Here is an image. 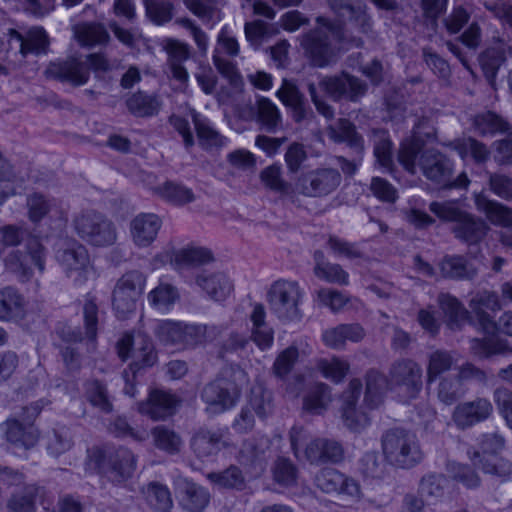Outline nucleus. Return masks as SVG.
Wrapping results in <instances>:
<instances>
[{
  "instance_id": "1",
  "label": "nucleus",
  "mask_w": 512,
  "mask_h": 512,
  "mask_svg": "<svg viewBox=\"0 0 512 512\" xmlns=\"http://www.w3.org/2000/svg\"><path fill=\"white\" fill-rule=\"evenodd\" d=\"M317 22L321 24V27L304 34L300 41L305 55L315 67H326L334 60L335 51L331 45L330 35L340 42H351L356 47H361L364 44L359 36L349 37L348 29L343 24L332 22L323 17H318Z\"/></svg>"
},
{
  "instance_id": "2",
  "label": "nucleus",
  "mask_w": 512,
  "mask_h": 512,
  "mask_svg": "<svg viewBox=\"0 0 512 512\" xmlns=\"http://www.w3.org/2000/svg\"><path fill=\"white\" fill-rule=\"evenodd\" d=\"M249 377L244 369L235 365L222 370L201 392L202 400L213 413H222L238 402L241 391L248 386Z\"/></svg>"
},
{
  "instance_id": "3",
  "label": "nucleus",
  "mask_w": 512,
  "mask_h": 512,
  "mask_svg": "<svg viewBox=\"0 0 512 512\" xmlns=\"http://www.w3.org/2000/svg\"><path fill=\"white\" fill-rule=\"evenodd\" d=\"M429 209L442 221L453 223L454 237L468 245L481 242L490 229L482 218L461 209L454 201L432 202Z\"/></svg>"
},
{
  "instance_id": "4",
  "label": "nucleus",
  "mask_w": 512,
  "mask_h": 512,
  "mask_svg": "<svg viewBox=\"0 0 512 512\" xmlns=\"http://www.w3.org/2000/svg\"><path fill=\"white\" fill-rule=\"evenodd\" d=\"M381 448L385 460L396 468H413L424 458L417 436L402 428L385 431L381 436Z\"/></svg>"
},
{
  "instance_id": "5",
  "label": "nucleus",
  "mask_w": 512,
  "mask_h": 512,
  "mask_svg": "<svg viewBox=\"0 0 512 512\" xmlns=\"http://www.w3.org/2000/svg\"><path fill=\"white\" fill-rule=\"evenodd\" d=\"M118 355L125 361L132 352L133 362L128 370H124L122 376L125 380L124 393L134 397L136 388L132 380L136 373L144 367H151L156 363L157 354L154 350L151 339L138 332L136 335L126 334L117 343Z\"/></svg>"
},
{
  "instance_id": "6",
  "label": "nucleus",
  "mask_w": 512,
  "mask_h": 512,
  "mask_svg": "<svg viewBox=\"0 0 512 512\" xmlns=\"http://www.w3.org/2000/svg\"><path fill=\"white\" fill-rule=\"evenodd\" d=\"M87 453L88 466L116 483L131 478L136 469L135 455L124 447H92Z\"/></svg>"
},
{
  "instance_id": "7",
  "label": "nucleus",
  "mask_w": 512,
  "mask_h": 512,
  "mask_svg": "<svg viewBox=\"0 0 512 512\" xmlns=\"http://www.w3.org/2000/svg\"><path fill=\"white\" fill-rule=\"evenodd\" d=\"M304 292L298 282L280 279L273 282L266 294L271 313L281 322L302 319L301 303Z\"/></svg>"
},
{
  "instance_id": "8",
  "label": "nucleus",
  "mask_w": 512,
  "mask_h": 512,
  "mask_svg": "<svg viewBox=\"0 0 512 512\" xmlns=\"http://www.w3.org/2000/svg\"><path fill=\"white\" fill-rule=\"evenodd\" d=\"M41 409L38 403H32L0 424V431L12 447L28 450L36 445L39 431L34 426V420Z\"/></svg>"
},
{
  "instance_id": "9",
  "label": "nucleus",
  "mask_w": 512,
  "mask_h": 512,
  "mask_svg": "<svg viewBox=\"0 0 512 512\" xmlns=\"http://www.w3.org/2000/svg\"><path fill=\"white\" fill-rule=\"evenodd\" d=\"M76 234L95 247L112 246L117 241V229L111 219L95 210H83L73 218Z\"/></svg>"
},
{
  "instance_id": "10",
  "label": "nucleus",
  "mask_w": 512,
  "mask_h": 512,
  "mask_svg": "<svg viewBox=\"0 0 512 512\" xmlns=\"http://www.w3.org/2000/svg\"><path fill=\"white\" fill-rule=\"evenodd\" d=\"M25 249V253L21 250H12L4 258L5 270L15 275L18 281L22 283L30 281L33 277V270L28 265L27 257L30 258L40 274L45 271L47 258L46 248L36 237L28 239Z\"/></svg>"
},
{
  "instance_id": "11",
  "label": "nucleus",
  "mask_w": 512,
  "mask_h": 512,
  "mask_svg": "<svg viewBox=\"0 0 512 512\" xmlns=\"http://www.w3.org/2000/svg\"><path fill=\"white\" fill-rule=\"evenodd\" d=\"M145 283V275L138 270L128 271L118 279L112 293V305L118 318L124 319L135 311Z\"/></svg>"
},
{
  "instance_id": "12",
  "label": "nucleus",
  "mask_w": 512,
  "mask_h": 512,
  "mask_svg": "<svg viewBox=\"0 0 512 512\" xmlns=\"http://www.w3.org/2000/svg\"><path fill=\"white\" fill-rule=\"evenodd\" d=\"M342 177L335 168H316L301 173L295 182V195L322 198L333 193L341 184Z\"/></svg>"
},
{
  "instance_id": "13",
  "label": "nucleus",
  "mask_w": 512,
  "mask_h": 512,
  "mask_svg": "<svg viewBox=\"0 0 512 512\" xmlns=\"http://www.w3.org/2000/svg\"><path fill=\"white\" fill-rule=\"evenodd\" d=\"M388 375L390 384L410 399H416L423 388V369L411 358L395 360Z\"/></svg>"
},
{
  "instance_id": "14",
  "label": "nucleus",
  "mask_w": 512,
  "mask_h": 512,
  "mask_svg": "<svg viewBox=\"0 0 512 512\" xmlns=\"http://www.w3.org/2000/svg\"><path fill=\"white\" fill-rule=\"evenodd\" d=\"M318 86L335 102H358L368 90L364 81L346 72L325 76L320 79Z\"/></svg>"
},
{
  "instance_id": "15",
  "label": "nucleus",
  "mask_w": 512,
  "mask_h": 512,
  "mask_svg": "<svg viewBox=\"0 0 512 512\" xmlns=\"http://www.w3.org/2000/svg\"><path fill=\"white\" fill-rule=\"evenodd\" d=\"M56 260L74 282L83 283L87 279L90 258L83 244L76 240L63 241L57 249Z\"/></svg>"
},
{
  "instance_id": "16",
  "label": "nucleus",
  "mask_w": 512,
  "mask_h": 512,
  "mask_svg": "<svg viewBox=\"0 0 512 512\" xmlns=\"http://www.w3.org/2000/svg\"><path fill=\"white\" fill-rule=\"evenodd\" d=\"M276 96L288 109L296 124H309L314 121L315 113L295 81L283 79Z\"/></svg>"
},
{
  "instance_id": "17",
  "label": "nucleus",
  "mask_w": 512,
  "mask_h": 512,
  "mask_svg": "<svg viewBox=\"0 0 512 512\" xmlns=\"http://www.w3.org/2000/svg\"><path fill=\"white\" fill-rule=\"evenodd\" d=\"M48 78L69 83L72 86H82L89 80V67L80 58L67 57L50 62L45 70Z\"/></svg>"
},
{
  "instance_id": "18",
  "label": "nucleus",
  "mask_w": 512,
  "mask_h": 512,
  "mask_svg": "<svg viewBox=\"0 0 512 512\" xmlns=\"http://www.w3.org/2000/svg\"><path fill=\"white\" fill-rule=\"evenodd\" d=\"M418 166L423 175L430 181L447 184L453 174V163L443 153L435 149H426L418 158Z\"/></svg>"
},
{
  "instance_id": "19",
  "label": "nucleus",
  "mask_w": 512,
  "mask_h": 512,
  "mask_svg": "<svg viewBox=\"0 0 512 512\" xmlns=\"http://www.w3.org/2000/svg\"><path fill=\"white\" fill-rule=\"evenodd\" d=\"M315 486L327 494L338 493L350 497H359L360 485L334 468H323L314 477Z\"/></svg>"
},
{
  "instance_id": "20",
  "label": "nucleus",
  "mask_w": 512,
  "mask_h": 512,
  "mask_svg": "<svg viewBox=\"0 0 512 512\" xmlns=\"http://www.w3.org/2000/svg\"><path fill=\"white\" fill-rule=\"evenodd\" d=\"M493 412V405L487 398L477 397L472 401L458 404L453 413L452 420L459 429H467L487 420Z\"/></svg>"
},
{
  "instance_id": "21",
  "label": "nucleus",
  "mask_w": 512,
  "mask_h": 512,
  "mask_svg": "<svg viewBox=\"0 0 512 512\" xmlns=\"http://www.w3.org/2000/svg\"><path fill=\"white\" fill-rule=\"evenodd\" d=\"M270 445V439L264 435L246 439L239 450L238 462L250 472L260 473L264 470Z\"/></svg>"
},
{
  "instance_id": "22",
  "label": "nucleus",
  "mask_w": 512,
  "mask_h": 512,
  "mask_svg": "<svg viewBox=\"0 0 512 512\" xmlns=\"http://www.w3.org/2000/svg\"><path fill=\"white\" fill-rule=\"evenodd\" d=\"M304 458L311 465L337 464L344 459V448L334 439L315 438L306 445Z\"/></svg>"
},
{
  "instance_id": "23",
  "label": "nucleus",
  "mask_w": 512,
  "mask_h": 512,
  "mask_svg": "<svg viewBox=\"0 0 512 512\" xmlns=\"http://www.w3.org/2000/svg\"><path fill=\"white\" fill-rule=\"evenodd\" d=\"M168 76L179 83V89L188 87L189 73L183 63L190 57V46L178 40H169L166 45Z\"/></svg>"
},
{
  "instance_id": "24",
  "label": "nucleus",
  "mask_w": 512,
  "mask_h": 512,
  "mask_svg": "<svg viewBox=\"0 0 512 512\" xmlns=\"http://www.w3.org/2000/svg\"><path fill=\"white\" fill-rule=\"evenodd\" d=\"M177 397L163 390H152L146 401L138 404V411L151 419L165 420L172 416L178 405Z\"/></svg>"
},
{
  "instance_id": "25",
  "label": "nucleus",
  "mask_w": 512,
  "mask_h": 512,
  "mask_svg": "<svg viewBox=\"0 0 512 512\" xmlns=\"http://www.w3.org/2000/svg\"><path fill=\"white\" fill-rule=\"evenodd\" d=\"M174 484L183 509L189 512H202L206 508L210 494L205 488L182 476H178Z\"/></svg>"
},
{
  "instance_id": "26",
  "label": "nucleus",
  "mask_w": 512,
  "mask_h": 512,
  "mask_svg": "<svg viewBox=\"0 0 512 512\" xmlns=\"http://www.w3.org/2000/svg\"><path fill=\"white\" fill-rule=\"evenodd\" d=\"M469 306L482 329L487 333L495 332V321L493 317L487 313V310L492 312L501 310L502 306L498 295L493 291H479L473 295Z\"/></svg>"
},
{
  "instance_id": "27",
  "label": "nucleus",
  "mask_w": 512,
  "mask_h": 512,
  "mask_svg": "<svg viewBox=\"0 0 512 512\" xmlns=\"http://www.w3.org/2000/svg\"><path fill=\"white\" fill-rule=\"evenodd\" d=\"M162 220L154 213L138 214L130 222V235L133 243L140 248L149 247L157 238Z\"/></svg>"
},
{
  "instance_id": "28",
  "label": "nucleus",
  "mask_w": 512,
  "mask_h": 512,
  "mask_svg": "<svg viewBox=\"0 0 512 512\" xmlns=\"http://www.w3.org/2000/svg\"><path fill=\"white\" fill-rule=\"evenodd\" d=\"M362 391L359 379H352L343 394L342 417L347 427L358 430L369 423L368 415L357 409L356 404Z\"/></svg>"
},
{
  "instance_id": "29",
  "label": "nucleus",
  "mask_w": 512,
  "mask_h": 512,
  "mask_svg": "<svg viewBox=\"0 0 512 512\" xmlns=\"http://www.w3.org/2000/svg\"><path fill=\"white\" fill-rule=\"evenodd\" d=\"M8 41L16 40L20 43V54L26 57L28 54H46L49 48V37L42 27H32L25 34L10 28L7 31Z\"/></svg>"
},
{
  "instance_id": "30",
  "label": "nucleus",
  "mask_w": 512,
  "mask_h": 512,
  "mask_svg": "<svg viewBox=\"0 0 512 512\" xmlns=\"http://www.w3.org/2000/svg\"><path fill=\"white\" fill-rule=\"evenodd\" d=\"M474 203L477 210L483 212L493 225L512 227V208L489 199L483 193L475 194Z\"/></svg>"
},
{
  "instance_id": "31",
  "label": "nucleus",
  "mask_w": 512,
  "mask_h": 512,
  "mask_svg": "<svg viewBox=\"0 0 512 512\" xmlns=\"http://www.w3.org/2000/svg\"><path fill=\"white\" fill-rule=\"evenodd\" d=\"M196 284L215 301L224 300L233 290L231 280L223 272L204 271L196 276Z\"/></svg>"
},
{
  "instance_id": "32",
  "label": "nucleus",
  "mask_w": 512,
  "mask_h": 512,
  "mask_svg": "<svg viewBox=\"0 0 512 512\" xmlns=\"http://www.w3.org/2000/svg\"><path fill=\"white\" fill-rule=\"evenodd\" d=\"M260 128L267 133H275L282 126V115L275 103L269 98L259 97L256 100L255 111L252 112Z\"/></svg>"
},
{
  "instance_id": "33",
  "label": "nucleus",
  "mask_w": 512,
  "mask_h": 512,
  "mask_svg": "<svg viewBox=\"0 0 512 512\" xmlns=\"http://www.w3.org/2000/svg\"><path fill=\"white\" fill-rule=\"evenodd\" d=\"M441 274L444 278L452 280H473L478 269L461 255H446L439 263Z\"/></svg>"
},
{
  "instance_id": "34",
  "label": "nucleus",
  "mask_w": 512,
  "mask_h": 512,
  "mask_svg": "<svg viewBox=\"0 0 512 512\" xmlns=\"http://www.w3.org/2000/svg\"><path fill=\"white\" fill-rule=\"evenodd\" d=\"M252 322L251 340L261 349L270 348L274 341V330L266 322V311L262 304H256L250 315Z\"/></svg>"
},
{
  "instance_id": "35",
  "label": "nucleus",
  "mask_w": 512,
  "mask_h": 512,
  "mask_svg": "<svg viewBox=\"0 0 512 512\" xmlns=\"http://www.w3.org/2000/svg\"><path fill=\"white\" fill-rule=\"evenodd\" d=\"M162 102L156 94L137 91L126 99L128 111L135 117L146 118L157 115Z\"/></svg>"
},
{
  "instance_id": "36",
  "label": "nucleus",
  "mask_w": 512,
  "mask_h": 512,
  "mask_svg": "<svg viewBox=\"0 0 512 512\" xmlns=\"http://www.w3.org/2000/svg\"><path fill=\"white\" fill-rule=\"evenodd\" d=\"M437 303L440 310L446 317L450 329H460L461 325L468 319L469 312L463 304L453 295L441 292L437 296Z\"/></svg>"
},
{
  "instance_id": "37",
  "label": "nucleus",
  "mask_w": 512,
  "mask_h": 512,
  "mask_svg": "<svg viewBox=\"0 0 512 512\" xmlns=\"http://www.w3.org/2000/svg\"><path fill=\"white\" fill-rule=\"evenodd\" d=\"M260 180L266 188L286 197L292 203L297 200L295 186L293 187L282 177V168L280 165L272 164L264 168L260 172Z\"/></svg>"
},
{
  "instance_id": "38",
  "label": "nucleus",
  "mask_w": 512,
  "mask_h": 512,
  "mask_svg": "<svg viewBox=\"0 0 512 512\" xmlns=\"http://www.w3.org/2000/svg\"><path fill=\"white\" fill-rule=\"evenodd\" d=\"M327 134L334 142H345L356 152L360 153L364 149L362 136L356 131L355 125L347 119L341 118L336 125L328 127Z\"/></svg>"
},
{
  "instance_id": "39",
  "label": "nucleus",
  "mask_w": 512,
  "mask_h": 512,
  "mask_svg": "<svg viewBox=\"0 0 512 512\" xmlns=\"http://www.w3.org/2000/svg\"><path fill=\"white\" fill-rule=\"evenodd\" d=\"M221 439V434L201 428L192 436L190 446L198 458L207 459L220 450Z\"/></svg>"
},
{
  "instance_id": "40",
  "label": "nucleus",
  "mask_w": 512,
  "mask_h": 512,
  "mask_svg": "<svg viewBox=\"0 0 512 512\" xmlns=\"http://www.w3.org/2000/svg\"><path fill=\"white\" fill-rule=\"evenodd\" d=\"M454 365V357L451 351L435 349L427 354L426 382L434 383L441 375L450 371Z\"/></svg>"
},
{
  "instance_id": "41",
  "label": "nucleus",
  "mask_w": 512,
  "mask_h": 512,
  "mask_svg": "<svg viewBox=\"0 0 512 512\" xmlns=\"http://www.w3.org/2000/svg\"><path fill=\"white\" fill-rule=\"evenodd\" d=\"M471 461L485 474L498 477L502 481L509 480L512 475V462L507 459L497 456L480 457V452H474Z\"/></svg>"
},
{
  "instance_id": "42",
  "label": "nucleus",
  "mask_w": 512,
  "mask_h": 512,
  "mask_svg": "<svg viewBox=\"0 0 512 512\" xmlns=\"http://www.w3.org/2000/svg\"><path fill=\"white\" fill-rule=\"evenodd\" d=\"M84 397L94 408L103 413H111L113 410V402L107 386L98 379H90L84 383Z\"/></svg>"
},
{
  "instance_id": "43",
  "label": "nucleus",
  "mask_w": 512,
  "mask_h": 512,
  "mask_svg": "<svg viewBox=\"0 0 512 512\" xmlns=\"http://www.w3.org/2000/svg\"><path fill=\"white\" fill-rule=\"evenodd\" d=\"M467 388L455 375H446L439 378L436 387L437 399L446 406H451L462 399Z\"/></svg>"
},
{
  "instance_id": "44",
  "label": "nucleus",
  "mask_w": 512,
  "mask_h": 512,
  "mask_svg": "<svg viewBox=\"0 0 512 512\" xmlns=\"http://www.w3.org/2000/svg\"><path fill=\"white\" fill-rule=\"evenodd\" d=\"M25 301L13 287L0 290V320H12L24 315Z\"/></svg>"
},
{
  "instance_id": "45",
  "label": "nucleus",
  "mask_w": 512,
  "mask_h": 512,
  "mask_svg": "<svg viewBox=\"0 0 512 512\" xmlns=\"http://www.w3.org/2000/svg\"><path fill=\"white\" fill-rule=\"evenodd\" d=\"M506 61L505 51L501 47H490L479 55V63L489 85L496 89V76Z\"/></svg>"
},
{
  "instance_id": "46",
  "label": "nucleus",
  "mask_w": 512,
  "mask_h": 512,
  "mask_svg": "<svg viewBox=\"0 0 512 512\" xmlns=\"http://www.w3.org/2000/svg\"><path fill=\"white\" fill-rule=\"evenodd\" d=\"M453 148L463 160L470 156L476 164L486 163L491 155L486 144L472 137L456 140Z\"/></svg>"
},
{
  "instance_id": "47",
  "label": "nucleus",
  "mask_w": 512,
  "mask_h": 512,
  "mask_svg": "<svg viewBox=\"0 0 512 512\" xmlns=\"http://www.w3.org/2000/svg\"><path fill=\"white\" fill-rule=\"evenodd\" d=\"M210 250L203 247L184 248L174 253L171 260L176 269L188 266H198L212 261Z\"/></svg>"
},
{
  "instance_id": "48",
  "label": "nucleus",
  "mask_w": 512,
  "mask_h": 512,
  "mask_svg": "<svg viewBox=\"0 0 512 512\" xmlns=\"http://www.w3.org/2000/svg\"><path fill=\"white\" fill-rule=\"evenodd\" d=\"M74 446V436L70 428L61 426L53 429L47 436L46 449L52 457H59Z\"/></svg>"
},
{
  "instance_id": "49",
  "label": "nucleus",
  "mask_w": 512,
  "mask_h": 512,
  "mask_svg": "<svg viewBox=\"0 0 512 512\" xmlns=\"http://www.w3.org/2000/svg\"><path fill=\"white\" fill-rule=\"evenodd\" d=\"M142 492L148 505L156 512H169L173 506L168 488L160 483L151 482Z\"/></svg>"
},
{
  "instance_id": "50",
  "label": "nucleus",
  "mask_w": 512,
  "mask_h": 512,
  "mask_svg": "<svg viewBox=\"0 0 512 512\" xmlns=\"http://www.w3.org/2000/svg\"><path fill=\"white\" fill-rule=\"evenodd\" d=\"M75 33L78 42L82 46L92 47L107 44L110 40L108 31L101 23H85L79 25Z\"/></svg>"
},
{
  "instance_id": "51",
  "label": "nucleus",
  "mask_w": 512,
  "mask_h": 512,
  "mask_svg": "<svg viewBox=\"0 0 512 512\" xmlns=\"http://www.w3.org/2000/svg\"><path fill=\"white\" fill-rule=\"evenodd\" d=\"M39 488L36 485H25L14 493L7 502L9 512H35V501Z\"/></svg>"
},
{
  "instance_id": "52",
  "label": "nucleus",
  "mask_w": 512,
  "mask_h": 512,
  "mask_svg": "<svg viewBox=\"0 0 512 512\" xmlns=\"http://www.w3.org/2000/svg\"><path fill=\"white\" fill-rule=\"evenodd\" d=\"M473 124L481 135L504 133L510 129L509 123L492 111L476 115Z\"/></svg>"
},
{
  "instance_id": "53",
  "label": "nucleus",
  "mask_w": 512,
  "mask_h": 512,
  "mask_svg": "<svg viewBox=\"0 0 512 512\" xmlns=\"http://www.w3.org/2000/svg\"><path fill=\"white\" fill-rule=\"evenodd\" d=\"M156 192L160 197L175 205H185L195 199L191 189L173 181H166L158 186Z\"/></svg>"
},
{
  "instance_id": "54",
  "label": "nucleus",
  "mask_w": 512,
  "mask_h": 512,
  "mask_svg": "<svg viewBox=\"0 0 512 512\" xmlns=\"http://www.w3.org/2000/svg\"><path fill=\"white\" fill-rule=\"evenodd\" d=\"M151 434L154 444L158 449L169 454H176L180 451L182 439L174 430L164 425H159L152 429Z\"/></svg>"
},
{
  "instance_id": "55",
  "label": "nucleus",
  "mask_w": 512,
  "mask_h": 512,
  "mask_svg": "<svg viewBox=\"0 0 512 512\" xmlns=\"http://www.w3.org/2000/svg\"><path fill=\"white\" fill-rule=\"evenodd\" d=\"M374 155L377 162L384 168L390 169L392 160V142L387 131L383 129L372 130Z\"/></svg>"
},
{
  "instance_id": "56",
  "label": "nucleus",
  "mask_w": 512,
  "mask_h": 512,
  "mask_svg": "<svg viewBox=\"0 0 512 512\" xmlns=\"http://www.w3.org/2000/svg\"><path fill=\"white\" fill-rule=\"evenodd\" d=\"M199 142L203 146H221L223 137L210 125L208 119L195 110L191 113Z\"/></svg>"
},
{
  "instance_id": "57",
  "label": "nucleus",
  "mask_w": 512,
  "mask_h": 512,
  "mask_svg": "<svg viewBox=\"0 0 512 512\" xmlns=\"http://www.w3.org/2000/svg\"><path fill=\"white\" fill-rule=\"evenodd\" d=\"M330 401V387L325 383H317L304 398V408L309 412L320 414Z\"/></svg>"
},
{
  "instance_id": "58",
  "label": "nucleus",
  "mask_w": 512,
  "mask_h": 512,
  "mask_svg": "<svg viewBox=\"0 0 512 512\" xmlns=\"http://www.w3.org/2000/svg\"><path fill=\"white\" fill-rule=\"evenodd\" d=\"M26 207L28 210V218L33 223L40 222L56 207L54 200L46 198L39 193H33L27 197Z\"/></svg>"
},
{
  "instance_id": "59",
  "label": "nucleus",
  "mask_w": 512,
  "mask_h": 512,
  "mask_svg": "<svg viewBox=\"0 0 512 512\" xmlns=\"http://www.w3.org/2000/svg\"><path fill=\"white\" fill-rule=\"evenodd\" d=\"M447 480L442 474H427L419 483V494L428 501L438 500L444 495Z\"/></svg>"
},
{
  "instance_id": "60",
  "label": "nucleus",
  "mask_w": 512,
  "mask_h": 512,
  "mask_svg": "<svg viewBox=\"0 0 512 512\" xmlns=\"http://www.w3.org/2000/svg\"><path fill=\"white\" fill-rule=\"evenodd\" d=\"M317 368L325 378L334 383H340L348 374L350 366L347 361L332 357L330 359H320L317 362Z\"/></svg>"
},
{
  "instance_id": "61",
  "label": "nucleus",
  "mask_w": 512,
  "mask_h": 512,
  "mask_svg": "<svg viewBox=\"0 0 512 512\" xmlns=\"http://www.w3.org/2000/svg\"><path fill=\"white\" fill-rule=\"evenodd\" d=\"M272 474L275 482L289 487L296 484L298 469L290 459L278 457L273 464Z\"/></svg>"
},
{
  "instance_id": "62",
  "label": "nucleus",
  "mask_w": 512,
  "mask_h": 512,
  "mask_svg": "<svg viewBox=\"0 0 512 512\" xmlns=\"http://www.w3.org/2000/svg\"><path fill=\"white\" fill-rule=\"evenodd\" d=\"M383 376L376 370H370L366 374V392L364 403L369 409L377 408L382 402Z\"/></svg>"
},
{
  "instance_id": "63",
  "label": "nucleus",
  "mask_w": 512,
  "mask_h": 512,
  "mask_svg": "<svg viewBox=\"0 0 512 512\" xmlns=\"http://www.w3.org/2000/svg\"><path fill=\"white\" fill-rule=\"evenodd\" d=\"M359 471L366 478L382 479L386 474V466L376 451H369L360 459Z\"/></svg>"
},
{
  "instance_id": "64",
  "label": "nucleus",
  "mask_w": 512,
  "mask_h": 512,
  "mask_svg": "<svg viewBox=\"0 0 512 512\" xmlns=\"http://www.w3.org/2000/svg\"><path fill=\"white\" fill-rule=\"evenodd\" d=\"M488 187L499 198L512 201V177L500 172H489Z\"/></svg>"
}]
</instances>
